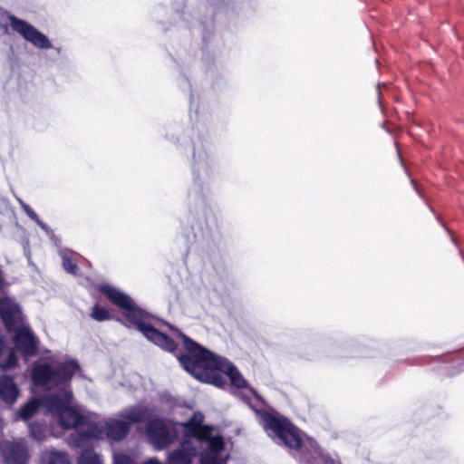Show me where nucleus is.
Returning a JSON list of instances; mask_svg holds the SVG:
<instances>
[{
	"label": "nucleus",
	"instance_id": "f257e3e1",
	"mask_svg": "<svg viewBox=\"0 0 464 464\" xmlns=\"http://www.w3.org/2000/svg\"><path fill=\"white\" fill-rule=\"evenodd\" d=\"M188 354L178 356L180 365L193 377H242L237 368L226 357L204 348L187 335L179 333Z\"/></svg>",
	"mask_w": 464,
	"mask_h": 464
},
{
	"label": "nucleus",
	"instance_id": "f03ea898",
	"mask_svg": "<svg viewBox=\"0 0 464 464\" xmlns=\"http://www.w3.org/2000/svg\"><path fill=\"white\" fill-rule=\"evenodd\" d=\"M100 290L113 304L123 310L128 321L134 324L148 340L166 351H175L177 347L175 342L154 328L150 324L149 314L138 307L129 295L110 285H101Z\"/></svg>",
	"mask_w": 464,
	"mask_h": 464
},
{
	"label": "nucleus",
	"instance_id": "7ed1b4c3",
	"mask_svg": "<svg viewBox=\"0 0 464 464\" xmlns=\"http://www.w3.org/2000/svg\"><path fill=\"white\" fill-rule=\"evenodd\" d=\"M256 416L267 435L277 443L300 451L304 446L300 430L286 417L276 411L256 410Z\"/></svg>",
	"mask_w": 464,
	"mask_h": 464
},
{
	"label": "nucleus",
	"instance_id": "20e7f679",
	"mask_svg": "<svg viewBox=\"0 0 464 464\" xmlns=\"http://www.w3.org/2000/svg\"><path fill=\"white\" fill-rule=\"evenodd\" d=\"M147 435L158 450L169 447L177 439L176 430H170L161 419H151L147 422Z\"/></svg>",
	"mask_w": 464,
	"mask_h": 464
},
{
	"label": "nucleus",
	"instance_id": "39448f33",
	"mask_svg": "<svg viewBox=\"0 0 464 464\" xmlns=\"http://www.w3.org/2000/svg\"><path fill=\"white\" fill-rule=\"evenodd\" d=\"M0 450L5 464H28L30 455L23 441H4L0 445Z\"/></svg>",
	"mask_w": 464,
	"mask_h": 464
},
{
	"label": "nucleus",
	"instance_id": "423d86ee",
	"mask_svg": "<svg viewBox=\"0 0 464 464\" xmlns=\"http://www.w3.org/2000/svg\"><path fill=\"white\" fill-rule=\"evenodd\" d=\"M319 458L324 464H342L340 460L334 459L329 453H326L313 439H307V444H304L299 451L298 459L302 464H314V460Z\"/></svg>",
	"mask_w": 464,
	"mask_h": 464
},
{
	"label": "nucleus",
	"instance_id": "0eeeda50",
	"mask_svg": "<svg viewBox=\"0 0 464 464\" xmlns=\"http://www.w3.org/2000/svg\"><path fill=\"white\" fill-rule=\"evenodd\" d=\"M10 21L13 29L34 45L39 48H49L51 46L47 37L26 22L14 16L10 17Z\"/></svg>",
	"mask_w": 464,
	"mask_h": 464
},
{
	"label": "nucleus",
	"instance_id": "6e6552de",
	"mask_svg": "<svg viewBox=\"0 0 464 464\" xmlns=\"http://www.w3.org/2000/svg\"><path fill=\"white\" fill-rule=\"evenodd\" d=\"M0 316L9 332L22 324L23 315L20 307L8 297L0 299Z\"/></svg>",
	"mask_w": 464,
	"mask_h": 464
},
{
	"label": "nucleus",
	"instance_id": "1a4fd4ad",
	"mask_svg": "<svg viewBox=\"0 0 464 464\" xmlns=\"http://www.w3.org/2000/svg\"><path fill=\"white\" fill-rule=\"evenodd\" d=\"M15 335L14 343L15 347L24 355H34L37 351V340L30 328L21 324L14 329Z\"/></svg>",
	"mask_w": 464,
	"mask_h": 464
},
{
	"label": "nucleus",
	"instance_id": "9d476101",
	"mask_svg": "<svg viewBox=\"0 0 464 464\" xmlns=\"http://www.w3.org/2000/svg\"><path fill=\"white\" fill-rule=\"evenodd\" d=\"M202 416L198 417L197 413H194L188 421L184 422L182 440H189L190 438H194L198 441H204L209 438V433H212V428L202 424Z\"/></svg>",
	"mask_w": 464,
	"mask_h": 464
},
{
	"label": "nucleus",
	"instance_id": "9b49d317",
	"mask_svg": "<svg viewBox=\"0 0 464 464\" xmlns=\"http://www.w3.org/2000/svg\"><path fill=\"white\" fill-rule=\"evenodd\" d=\"M197 449L188 440H182L178 449L172 450L168 457L167 464H192Z\"/></svg>",
	"mask_w": 464,
	"mask_h": 464
},
{
	"label": "nucleus",
	"instance_id": "f8f14e48",
	"mask_svg": "<svg viewBox=\"0 0 464 464\" xmlns=\"http://www.w3.org/2000/svg\"><path fill=\"white\" fill-rule=\"evenodd\" d=\"M72 399L71 392H59L57 393L50 394L42 399V404L49 412L58 416L63 410L70 405Z\"/></svg>",
	"mask_w": 464,
	"mask_h": 464
},
{
	"label": "nucleus",
	"instance_id": "ddd939ff",
	"mask_svg": "<svg viewBox=\"0 0 464 464\" xmlns=\"http://www.w3.org/2000/svg\"><path fill=\"white\" fill-rule=\"evenodd\" d=\"M103 429V432L108 439L121 441L130 432V423L117 419H109L105 420Z\"/></svg>",
	"mask_w": 464,
	"mask_h": 464
},
{
	"label": "nucleus",
	"instance_id": "4468645a",
	"mask_svg": "<svg viewBox=\"0 0 464 464\" xmlns=\"http://www.w3.org/2000/svg\"><path fill=\"white\" fill-rule=\"evenodd\" d=\"M102 434L103 430L85 417V423L76 429L75 441L78 446H82L90 440L100 439Z\"/></svg>",
	"mask_w": 464,
	"mask_h": 464
},
{
	"label": "nucleus",
	"instance_id": "2eb2a0df",
	"mask_svg": "<svg viewBox=\"0 0 464 464\" xmlns=\"http://www.w3.org/2000/svg\"><path fill=\"white\" fill-rule=\"evenodd\" d=\"M58 421L62 428L65 430L77 429L85 423V416H83L77 409L67 406L58 416Z\"/></svg>",
	"mask_w": 464,
	"mask_h": 464
},
{
	"label": "nucleus",
	"instance_id": "dca6fc26",
	"mask_svg": "<svg viewBox=\"0 0 464 464\" xmlns=\"http://www.w3.org/2000/svg\"><path fill=\"white\" fill-rule=\"evenodd\" d=\"M14 380L0 379V398L7 404H14L20 394Z\"/></svg>",
	"mask_w": 464,
	"mask_h": 464
},
{
	"label": "nucleus",
	"instance_id": "f3484780",
	"mask_svg": "<svg viewBox=\"0 0 464 464\" xmlns=\"http://www.w3.org/2000/svg\"><path fill=\"white\" fill-rule=\"evenodd\" d=\"M41 406H43V404L40 399L32 398L20 407L16 413V420H29L39 411Z\"/></svg>",
	"mask_w": 464,
	"mask_h": 464
},
{
	"label": "nucleus",
	"instance_id": "a211bd4d",
	"mask_svg": "<svg viewBox=\"0 0 464 464\" xmlns=\"http://www.w3.org/2000/svg\"><path fill=\"white\" fill-rule=\"evenodd\" d=\"M123 419H125V422L132 424L142 422L148 420L149 413L147 407L135 406L132 407L129 412L122 415Z\"/></svg>",
	"mask_w": 464,
	"mask_h": 464
},
{
	"label": "nucleus",
	"instance_id": "6ab92c4d",
	"mask_svg": "<svg viewBox=\"0 0 464 464\" xmlns=\"http://www.w3.org/2000/svg\"><path fill=\"white\" fill-rule=\"evenodd\" d=\"M56 369L58 363L41 362L34 367L31 377H56Z\"/></svg>",
	"mask_w": 464,
	"mask_h": 464
},
{
	"label": "nucleus",
	"instance_id": "aec40b11",
	"mask_svg": "<svg viewBox=\"0 0 464 464\" xmlns=\"http://www.w3.org/2000/svg\"><path fill=\"white\" fill-rule=\"evenodd\" d=\"M58 370L62 374L61 377H77L82 375L80 365L74 360H69L63 363H58Z\"/></svg>",
	"mask_w": 464,
	"mask_h": 464
},
{
	"label": "nucleus",
	"instance_id": "412c9836",
	"mask_svg": "<svg viewBox=\"0 0 464 464\" xmlns=\"http://www.w3.org/2000/svg\"><path fill=\"white\" fill-rule=\"evenodd\" d=\"M44 464H70V459L67 453L60 451H48L42 457Z\"/></svg>",
	"mask_w": 464,
	"mask_h": 464
},
{
	"label": "nucleus",
	"instance_id": "4be33fe9",
	"mask_svg": "<svg viewBox=\"0 0 464 464\" xmlns=\"http://www.w3.org/2000/svg\"><path fill=\"white\" fill-rule=\"evenodd\" d=\"M205 441L208 442V450L207 451L208 453L220 456L225 449L223 438L220 436H212L211 433H209V438H208Z\"/></svg>",
	"mask_w": 464,
	"mask_h": 464
},
{
	"label": "nucleus",
	"instance_id": "5701e85b",
	"mask_svg": "<svg viewBox=\"0 0 464 464\" xmlns=\"http://www.w3.org/2000/svg\"><path fill=\"white\" fill-rule=\"evenodd\" d=\"M78 464H103L102 460L92 449H86L82 451L78 458Z\"/></svg>",
	"mask_w": 464,
	"mask_h": 464
},
{
	"label": "nucleus",
	"instance_id": "b1692460",
	"mask_svg": "<svg viewBox=\"0 0 464 464\" xmlns=\"http://www.w3.org/2000/svg\"><path fill=\"white\" fill-rule=\"evenodd\" d=\"M29 430L31 437L37 441H43L46 438L45 428L38 422L31 423Z\"/></svg>",
	"mask_w": 464,
	"mask_h": 464
},
{
	"label": "nucleus",
	"instance_id": "393cba45",
	"mask_svg": "<svg viewBox=\"0 0 464 464\" xmlns=\"http://www.w3.org/2000/svg\"><path fill=\"white\" fill-rule=\"evenodd\" d=\"M91 317L96 321L102 322L111 318L109 311L98 304L92 307Z\"/></svg>",
	"mask_w": 464,
	"mask_h": 464
},
{
	"label": "nucleus",
	"instance_id": "a878e982",
	"mask_svg": "<svg viewBox=\"0 0 464 464\" xmlns=\"http://www.w3.org/2000/svg\"><path fill=\"white\" fill-rule=\"evenodd\" d=\"M246 386V379H228V391L231 393H236L237 390Z\"/></svg>",
	"mask_w": 464,
	"mask_h": 464
},
{
	"label": "nucleus",
	"instance_id": "bb28decb",
	"mask_svg": "<svg viewBox=\"0 0 464 464\" xmlns=\"http://www.w3.org/2000/svg\"><path fill=\"white\" fill-rule=\"evenodd\" d=\"M17 363V357L14 351H11L5 362H0V367L3 370L13 369Z\"/></svg>",
	"mask_w": 464,
	"mask_h": 464
},
{
	"label": "nucleus",
	"instance_id": "cd10ccee",
	"mask_svg": "<svg viewBox=\"0 0 464 464\" xmlns=\"http://www.w3.org/2000/svg\"><path fill=\"white\" fill-rule=\"evenodd\" d=\"M221 458L216 454L204 453L201 455L199 464H221Z\"/></svg>",
	"mask_w": 464,
	"mask_h": 464
},
{
	"label": "nucleus",
	"instance_id": "c85d7f7f",
	"mask_svg": "<svg viewBox=\"0 0 464 464\" xmlns=\"http://www.w3.org/2000/svg\"><path fill=\"white\" fill-rule=\"evenodd\" d=\"M63 266L68 273L75 275L77 271L76 264L66 255H62Z\"/></svg>",
	"mask_w": 464,
	"mask_h": 464
},
{
	"label": "nucleus",
	"instance_id": "c756f323",
	"mask_svg": "<svg viewBox=\"0 0 464 464\" xmlns=\"http://www.w3.org/2000/svg\"><path fill=\"white\" fill-rule=\"evenodd\" d=\"M198 381L228 391V379H198Z\"/></svg>",
	"mask_w": 464,
	"mask_h": 464
},
{
	"label": "nucleus",
	"instance_id": "7c9ffc66",
	"mask_svg": "<svg viewBox=\"0 0 464 464\" xmlns=\"http://www.w3.org/2000/svg\"><path fill=\"white\" fill-rule=\"evenodd\" d=\"M113 464H135V462L130 456L118 453L114 455Z\"/></svg>",
	"mask_w": 464,
	"mask_h": 464
},
{
	"label": "nucleus",
	"instance_id": "2f4dec72",
	"mask_svg": "<svg viewBox=\"0 0 464 464\" xmlns=\"http://www.w3.org/2000/svg\"><path fill=\"white\" fill-rule=\"evenodd\" d=\"M54 379H32L34 386H46L53 383ZM59 381L61 379H58Z\"/></svg>",
	"mask_w": 464,
	"mask_h": 464
},
{
	"label": "nucleus",
	"instance_id": "473e14b6",
	"mask_svg": "<svg viewBox=\"0 0 464 464\" xmlns=\"http://www.w3.org/2000/svg\"><path fill=\"white\" fill-rule=\"evenodd\" d=\"M23 208L28 217H30L33 220L38 221V216L37 214L27 205H23Z\"/></svg>",
	"mask_w": 464,
	"mask_h": 464
},
{
	"label": "nucleus",
	"instance_id": "72a5a7b5",
	"mask_svg": "<svg viewBox=\"0 0 464 464\" xmlns=\"http://www.w3.org/2000/svg\"><path fill=\"white\" fill-rule=\"evenodd\" d=\"M5 287V279L3 276V272L0 269V290H2Z\"/></svg>",
	"mask_w": 464,
	"mask_h": 464
},
{
	"label": "nucleus",
	"instance_id": "f704fd0d",
	"mask_svg": "<svg viewBox=\"0 0 464 464\" xmlns=\"http://www.w3.org/2000/svg\"><path fill=\"white\" fill-rule=\"evenodd\" d=\"M144 464H161V463L160 461H158L157 459H152L148 460Z\"/></svg>",
	"mask_w": 464,
	"mask_h": 464
},
{
	"label": "nucleus",
	"instance_id": "c9c22d12",
	"mask_svg": "<svg viewBox=\"0 0 464 464\" xmlns=\"http://www.w3.org/2000/svg\"><path fill=\"white\" fill-rule=\"evenodd\" d=\"M43 229H45L46 228V226L44 223H43L42 221H40V219L38 218V221H35Z\"/></svg>",
	"mask_w": 464,
	"mask_h": 464
}]
</instances>
